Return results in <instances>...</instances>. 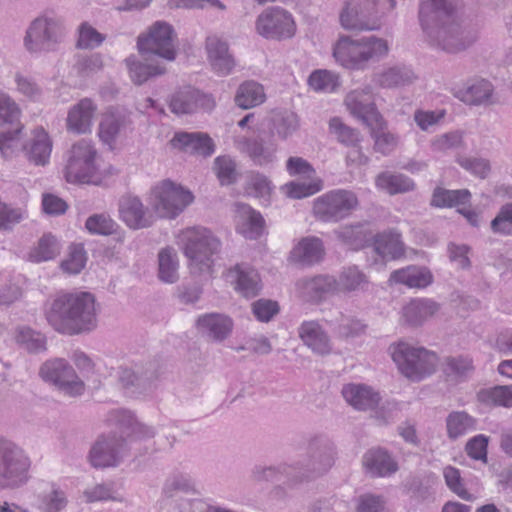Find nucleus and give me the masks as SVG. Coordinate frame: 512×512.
I'll return each instance as SVG.
<instances>
[{
  "label": "nucleus",
  "mask_w": 512,
  "mask_h": 512,
  "mask_svg": "<svg viewBox=\"0 0 512 512\" xmlns=\"http://www.w3.org/2000/svg\"><path fill=\"white\" fill-rule=\"evenodd\" d=\"M493 85L485 79L474 80L465 89L460 90L457 97L468 105H488L492 103Z\"/></svg>",
  "instance_id": "41"
},
{
  "label": "nucleus",
  "mask_w": 512,
  "mask_h": 512,
  "mask_svg": "<svg viewBox=\"0 0 512 512\" xmlns=\"http://www.w3.org/2000/svg\"><path fill=\"white\" fill-rule=\"evenodd\" d=\"M282 191L290 198L301 199L314 195L321 190L320 181L300 182L291 181L282 186Z\"/></svg>",
  "instance_id": "62"
},
{
  "label": "nucleus",
  "mask_w": 512,
  "mask_h": 512,
  "mask_svg": "<svg viewBox=\"0 0 512 512\" xmlns=\"http://www.w3.org/2000/svg\"><path fill=\"white\" fill-rule=\"evenodd\" d=\"M341 394L346 403L358 411L373 410L381 401L380 393L365 383H347Z\"/></svg>",
  "instance_id": "24"
},
{
  "label": "nucleus",
  "mask_w": 512,
  "mask_h": 512,
  "mask_svg": "<svg viewBox=\"0 0 512 512\" xmlns=\"http://www.w3.org/2000/svg\"><path fill=\"white\" fill-rule=\"evenodd\" d=\"M61 251L59 240L51 233L44 234L29 250L27 259L33 263L53 260Z\"/></svg>",
  "instance_id": "43"
},
{
  "label": "nucleus",
  "mask_w": 512,
  "mask_h": 512,
  "mask_svg": "<svg viewBox=\"0 0 512 512\" xmlns=\"http://www.w3.org/2000/svg\"><path fill=\"white\" fill-rule=\"evenodd\" d=\"M86 253L81 244H74L69 247L67 257L61 262V268L69 274H78L85 267Z\"/></svg>",
  "instance_id": "60"
},
{
  "label": "nucleus",
  "mask_w": 512,
  "mask_h": 512,
  "mask_svg": "<svg viewBox=\"0 0 512 512\" xmlns=\"http://www.w3.org/2000/svg\"><path fill=\"white\" fill-rule=\"evenodd\" d=\"M362 45V59L364 67L370 60H378L385 57L389 52V44L387 40L375 36H367L360 38Z\"/></svg>",
  "instance_id": "53"
},
{
  "label": "nucleus",
  "mask_w": 512,
  "mask_h": 512,
  "mask_svg": "<svg viewBox=\"0 0 512 512\" xmlns=\"http://www.w3.org/2000/svg\"><path fill=\"white\" fill-rule=\"evenodd\" d=\"M28 161L37 166H45L50 161L53 143L48 132L37 127L31 132L30 139L22 146Z\"/></svg>",
  "instance_id": "26"
},
{
  "label": "nucleus",
  "mask_w": 512,
  "mask_h": 512,
  "mask_svg": "<svg viewBox=\"0 0 512 512\" xmlns=\"http://www.w3.org/2000/svg\"><path fill=\"white\" fill-rule=\"evenodd\" d=\"M126 130L124 117L108 110L99 123L98 136L105 145L113 149L117 141L126 135Z\"/></svg>",
  "instance_id": "36"
},
{
  "label": "nucleus",
  "mask_w": 512,
  "mask_h": 512,
  "mask_svg": "<svg viewBox=\"0 0 512 512\" xmlns=\"http://www.w3.org/2000/svg\"><path fill=\"white\" fill-rule=\"evenodd\" d=\"M418 20L429 44L447 53L462 52L478 39L476 30L456 19L448 0H420Z\"/></svg>",
  "instance_id": "1"
},
{
  "label": "nucleus",
  "mask_w": 512,
  "mask_h": 512,
  "mask_svg": "<svg viewBox=\"0 0 512 512\" xmlns=\"http://www.w3.org/2000/svg\"><path fill=\"white\" fill-rule=\"evenodd\" d=\"M366 275L357 267H348L344 269L337 281V291H354L363 289L367 285Z\"/></svg>",
  "instance_id": "55"
},
{
  "label": "nucleus",
  "mask_w": 512,
  "mask_h": 512,
  "mask_svg": "<svg viewBox=\"0 0 512 512\" xmlns=\"http://www.w3.org/2000/svg\"><path fill=\"white\" fill-rule=\"evenodd\" d=\"M388 282L390 285L402 284L409 288L423 289L433 282V275L425 267L408 266L393 271Z\"/></svg>",
  "instance_id": "33"
},
{
  "label": "nucleus",
  "mask_w": 512,
  "mask_h": 512,
  "mask_svg": "<svg viewBox=\"0 0 512 512\" xmlns=\"http://www.w3.org/2000/svg\"><path fill=\"white\" fill-rule=\"evenodd\" d=\"M98 107L90 98H83L71 106L67 113L66 127L75 134L91 133Z\"/></svg>",
  "instance_id": "22"
},
{
  "label": "nucleus",
  "mask_w": 512,
  "mask_h": 512,
  "mask_svg": "<svg viewBox=\"0 0 512 512\" xmlns=\"http://www.w3.org/2000/svg\"><path fill=\"white\" fill-rule=\"evenodd\" d=\"M255 32L266 40L284 41L297 32L296 20L291 12L272 6L264 9L255 20Z\"/></svg>",
  "instance_id": "10"
},
{
  "label": "nucleus",
  "mask_w": 512,
  "mask_h": 512,
  "mask_svg": "<svg viewBox=\"0 0 512 512\" xmlns=\"http://www.w3.org/2000/svg\"><path fill=\"white\" fill-rule=\"evenodd\" d=\"M68 503L66 493L55 483H47L38 494V508L43 512H60Z\"/></svg>",
  "instance_id": "44"
},
{
  "label": "nucleus",
  "mask_w": 512,
  "mask_h": 512,
  "mask_svg": "<svg viewBox=\"0 0 512 512\" xmlns=\"http://www.w3.org/2000/svg\"><path fill=\"white\" fill-rule=\"evenodd\" d=\"M463 145V132L459 130L436 135L430 142V148L434 153H446Z\"/></svg>",
  "instance_id": "56"
},
{
  "label": "nucleus",
  "mask_w": 512,
  "mask_h": 512,
  "mask_svg": "<svg viewBox=\"0 0 512 512\" xmlns=\"http://www.w3.org/2000/svg\"><path fill=\"white\" fill-rule=\"evenodd\" d=\"M388 351L401 375L412 382L426 379L437 369L438 356L424 347L398 341L392 343Z\"/></svg>",
  "instance_id": "5"
},
{
  "label": "nucleus",
  "mask_w": 512,
  "mask_h": 512,
  "mask_svg": "<svg viewBox=\"0 0 512 512\" xmlns=\"http://www.w3.org/2000/svg\"><path fill=\"white\" fill-rule=\"evenodd\" d=\"M85 227L91 234L110 235L117 230L118 224L108 214L101 213L90 216Z\"/></svg>",
  "instance_id": "61"
},
{
  "label": "nucleus",
  "mask_w": 512,
  "mask_h": 512,
  "mask_svg": "<svg viewBox=\"0 0 512 512\" xmlns=\"http://www.w3.org/2000/svg\"><path fill=\"white\" fill-rule=\"evenodd\" d=\"M204 49L207 63L213 73L222 77L234 71L236 60L226 40L217 35H209L206 37Z\"/></svg>",
  "instance_id": "17"
},
{
  "label": "nucleus",
  "mask_w": 512,
  "mask_h": 512,
  "mask_svg": "<svg viewBox=\"0 0 512 512\" xmlns=\"http://www.w3.org/2000/svg\"><path fill=\"white\" fill-rule=\"evenodd\" d=\"M31 460L14 442L0 438V490L16 489L29 478Z\"/></svg>",
  "instance_id": "8"
},
{
  "label": "nucleus",
  "mask_w": 512,
  "mask_h": 512,
  "mask_svg": "<svg viewBox=\"0 0 512 512\" xmlns=\"http://www.w3.org/2000/svg\"><path fill=\"white\" fill-rule=\"evenodd\" d=\"M176 242L188 259L192 275L210 279L214 273L215 256L221 248L220 240L209 229L193 226L181 230Z\"/></svg>",
  "instance_id": "3"
},
{
  "label": "nucleus",
  "mask_w": 512,
  "mask_h": 512,
  "mask_svg": "<svg viewBox=\"0 0 512 512\" xmlns=\"http://www.w3.org/2000/svg\"><path fill=\"white\" fill-rule=\"evenodd\" d=\"M170 144L175 149L204 157L214 153L212 139L200 132H177L170 140Z\"/></svg>",
  "instance_id": "28"
},
{
  "label": "nucleus",
  "mask_w": 512,
  "mask_h": 512,
  "mask_svg": "<svg viewBox=\"0 0 512 512\" xmlns=\"http://www.w3.org/2000/svg\"><path fill=\"white\" fill-rule=\"evenodd\" d=\"M119 218L131 229L138 230L150 227L154 223V215L136 196H123L119 201Z\"/></svg>",
  "instance_id": "21"
},
{
  "label": "nucleus",
  "mask_w": 512,
  "mask_h": 512,
  "mask_svg": "<svg viewBox=\"0 0 512 512\" xmlns=\"http://www.w3.org/2000/svg\"><path fill=\"white\" fill-rule=\"evenodd\" d=\"M375 186L390 195H396L413 191L415 182L404 174L385 171L377 175Z\"/></svg>",
  "instance_id": "42"
},
{
  "label": "nucleus",
  "mask_w": 512,
  "mask_h": 512,
  "mask_svg": "<svg viewBox=\"0 0 512 512\" xmlns=\"http://www.w3.org/2000/svg\"><path fill=\"white\" fill-rule=\"evenodd\" d=\"M349 113L362 121L368 127H380L383 124V117L377 110L374 103L373 90L370 85L356 88L350 91L344 100Z\"/></svg>",
  "instance_id": "15"
},
{
  "label": "nucleus",
  "mask_w": 512,
  "mask_h": 512,
  "mask_svg": "<svg viewBox=\"0 0 512 512\" xmlns=\"http://www.w3.org/2000/svg\"><path fill=\"white\" fill-rule=\"evenodd\" d=\"M169 106L173 113L181 115L193 113L200 108L207 111L212 110L215 101L211 95L187 86L171 96Z\"/></svg>",
  "instance_id": "19"
},
{
  "label": "nucleus",
  "mask_w": 512,
  "mask_h": 512,
  "mask_svg": "<svg viewBox=\"0 0 512 512\" xmlns=\"http://www.w3.org/2000/svg\"><path fill=\"white\" fill-rule=\"evenodd\" d=\"M234 221L236 232L246 239L256 240L265 232L264 218L247 204H235Z\"/></svg>",
  "instance_id": "23"
},
{
  "label": "nucleus",
  "mask_w": 512,
  "mask_h": 512,
  "mask_svg": "<svg viewBox=\"0 0 512 512\" xmlns=\"http://www.w3.org/2000/svg\"><path fill=\"white\" fill-rule=\"evenodd\" d=\"M15 338L18 344L30 352H40L45 349L44 336L29 327L22 326L17 328Z\"/></svg>",
  "instance_id": "57"
},
{
  "label": "nucleus",
  "mask_w": 512,
  "mask_h": 512,
  "mask_svg": "<svg viewBox=\"0 0 512 512\" xmlns=\"http://www.w3.org/2000/svg\"><path fill=\"white\" fill-rule=\"evenodd\" d=\"M363 465L368 473L376 477H386L398 470L397 462L383 449H371L363 457Z\"/></svg>",
  "instance_id": "37"
},
{
  "label": "nucleus",
  "mask_w": 512,
  "mask_h": 512,
  "mask_svg": "<svg viewBox=\"0 0 512 512\" xmlns=\"http://www.w3.org/2000/svg\"><path fill=\"white\" fill-rule=\"evenodd\" d=\"M300 295L307 301H318L325 295L337 291V280L332 276H316L297 282Z\"/></svg>",
  "instance_id": "34"
},
{
  "label": "nucleus",
  "mask_w": 512,
  "mask_h": 512,
  "mask_svg": "<svg viewBox=\"0 0 512 512\" xmlns=\"http://www.w3.org/2000/svg\"><path fill=\"white\" fill-rule=\"evenodd\" d=\"M340 84L339 75L327 69L314 70L308 77V86L315 92L333 93Z\"/></svg>",
  "instance_id": "49"
},
{
  "label": "nucleus",
  "mask_w": 512,
  "mask_h": 512,
  "mask_svg": "<svg viewBox=\"0 0 512 512\" xmlns=\"http://www.w3.org/2000/svg\"><path fill=\"white\" fill-rule=\"evenodd\" d=\"M335 447L326 438L315 437L308 445L309 459L306 464H293L297 468V474L304 478L302 482L308 481L326 473L335 462Z\"/></svg>",
  "instance_id": "12"
},
{
  "label": "nucleus",
  "mask_w": 512,
  "mask_h": 512,
  "mask_svg": "<svg viewBox=\"0 0 512 512\" xmlns=\"http://www.w3.org/2000/svg\"><path fill=\"white\" fill-rule=\"evenodd\" d=\"M299 336L303 343L315 353L323 355L331 351L330 338L316 321L303 322L299 327Z\"/></svg>",
  "instance_id": "35"
},
{
  "label": "nucleus",
  "mask_w": 512,
  "mask_h": 512,
  "mask_svg": "<svg viewBox=\"0 0 512 512\" xmlns=\"http://www.w3.org/2000/svg\"><path fill=\"white\" fill-rule=\"evenodd\" d=\"M97 305L89 292L62 293L46 310V319L58 332L68 335L91 331L97 325Z\"/></svg>",
  "instance_id": "2"
},
{
  "label": "nucleus",
  "mask_w": 512,
  "mask_h": 512,
  "mask_svg": "<svg viewBox=\"0 0 512 512\" xmlns=\"http://www.w3.org/2000/svg\"><path fill=\"white\" fill-rule=\"evenodd\" d=\"M194 201L193 193L170 179L155 183L149 192L148 203L159 218L174 219Z\"/></svg>",
  "instance_id": "6"
},
{
  "label": "nucleus",
  "mask_w": 512,
  "mask_h": 512,
  "mask_svg": "<svg viewBox=\"0 0 512 512\" xmlns=\"http://www.w3.org/2000/svg\"><path fill=\"white\" fill-rule=\"evenodd\" d=\"M40 376L44 381L53 383L69 396H79L85 390L84 382L64 359L45 362L40 368Z\"/></svg>",
  "instance_id": "13"
},
{
  "label": "nucleus",
  "mask_w": 512,
  "mask_h": 512,
  "mask_svg": "<svg viewBox=\"0 0 512 512\" xmlns=\"http://www.w3.org/2000/svg\"><path fill=\"white\" fill-rule=\"evenodd\" d=\"M477 421L465 411H453L446 418L447 436L456 440L476 430Z\"/></svg>",
  "instance_id": "45"
},
{
  "label": "nucleus",
  "mask_w": 512,
  "mask_h": 512,
  "mask_svg": "<svg viewBox=\"0 0 512 512\" xmlns=\"http://www.w3.org/2000/svg\"><path fill=\"white\" fill-rule=\"evenodd\" d=\"M197 328L199 332L208 337L210 341L222 342L232 332L233 321L224 314L210 313L198 318Z\"/></svg>",
  "instance_id": "29"
},
{
  "label": "nucleus",
  "mask_w": 512,
  "mask_h": 512,
  "mask_svg": "<svg viewBox=\"0 0 512 512\" xmlns=\"http://www.w3.org/2000/svg\"><path fill=\"white\" fill-rule=\"evenodd\" d=\"M179 260L174 248L165 247L158 253V275L165 283H174L178 280Z\"/></svg>",
  "instance_id": "48"
},
{
  "label": "nucleus",
  "mask_w": 512,
  "mask_h": 512,
  "mask_svg": "<svg viewBox=\"0 0 512 512\" xmlns=\"http://www.w3.org/2000/svg\"><path fill=\"white\" fill-rule=\"evenodd\" d=\"M107 421L110 425H114L119 429L120 436L127 442L128 449L129 444L151 439L156 434L153 427L139 422L128 410L114 409L110 411Z\"/></svg>",
  "instance_id": "16"
},
{
  "label": "nucleus",
  "mask_w": 512,
  "mask_h": 512,
  "mask_svg": "<svg viewBox=\"0 0 512 512\" xmlns=\"http://www.w3.org/2000/svg\"><path fill=\"white\" fill-rule=\"evenodd\" d=\"M439 311V305L432 299L415 298L406 303L401 310V319L411 325L419 326Z\"/></svg>",
  "instance_id": "31"
},
{
  "label": "nucleus",
  "mask_w": 512,
  "mask_h": 512,
  "mask_svg": "<svg viewBox=\"0 0 512 512\" xmlns=\"http://www.w3.org/2000/svg\"><path fill=\"white\" fill-rule=\"evenodd\" d=\"M443 476L448 488L463 500H472L473 497L464 487L463 479L459 469L446 466L443 469Z\"/></svg>",
  "instance_id": "63"
},
{
  "label": "nucleus",
  "mask_w": 512,
  "mask_h": 512,
  "mask_svg": "<svg viewBox=\"0 0 512 512\" xmlns=\"http://www.w3.org/2000/svg\"><path fill=\"white\" fill-rule=\"evenodd\" d=\"M329 132L346 146H354L359 142V133L345 125L339 117H333L329 120Z\"/></svg>",
  "instance_id": "59"
},
{
  "label": "nucleus",
  "mask_w": 512,
  "mask_h": 512,
  "mask_svg": "<svg viewBox=\"0 0 512 512\" xmlns=\"http://www.w3.org/2000/svg\"><path fill=\"white\" fill-rule=\"evenodd\" d=\"M357 195L346 189H335L322 194L313 202V213L323 222H339L357 208Z\"/></svg>",
  "instance_id": "11"
},
{
  "label": "nucleus",
  "mask_w": 512,
  "mask_h": 512,
  "mask_svg": "<svg viewBox=\"0 0 512 512\" xmlns=\"http://www.w3.org/2000/svg\"><path fill=\"white\" fill-rule=\"evenodd\" d=\"M385 121L383 120V124L380 127H376L374 125L371 128L372 138L374 139V149L375 151L383 154L389 155L391 154L399 143V136L385 129Z\"/></svg>",
  "instance_id": "52"
},
{
  "label": "nucleus",
  "mask_w": 512,
  "mask_h": 512,
  "mask_svg": "<svg viewBox=\"0 0 512 512\" xmlns=\"http://www.w3.org/2000/svg\"><path fill=\"white\" fill-rule=\"evenodd\" d=\"M235 147L246 154L255 165L266 167L277 161L278 146L274 141H265L262 138L237 136L234 139Z\"/></svg>",
  "instance_id": "18"
},
{
  "label": "nucleus",
  "mask_w": 512,
  "mask_h": 512,
  "mask_svg": "<svg viewBox=\"0 0 512 512\" xmlns=\"http://www.w3.org/2000/svg\"><path fill=\"white\" fill-rule=\"evenodd\" d=\"M175 38L171 24L156 21L138 36L137 48L142 56L155 55L166 61H174L177 55Z\"/></svg>",
  "instance_id": "9"
},
{
  "label": "nucleus",
  "mask_w": 512,
  "mask_h": 512,
  "mask_svg": "<svg viewBox=\"0 0 512 512\" xmlns=\"http://www.w3.org/2000/svg\"><path fill=\"white\" fill-rule=\"evenodd\" d=\"M373 249L377 256L381 259L382 266L386 261L397 259L404 253V247L400 234L396 231L377 234L374 239Z\"/></svg>",
  "instance_id": "38"
},
{
  "label": "nucleus",
  "mask_w": 512,
  "mask_h": 512,
  "mask_svg": "<svg viewBox=\"0 0 512 512\" xmlns=\"http://www.w3.org/2000/svg\"><path fill=\"white\" fill-rule=\"evenodd\" d=\"M20 117L18 104L8 93L0 90V126L16 124Z\"/></svg>",
  "instance_id": "58"
},
{
  "label": "nucleus",
  "mask_w": 512,
  "mask_h": 512,
  "mask_svg": "<svg viewBox=\"0 0 512 512\" xmlns=\"http://www.w3.org/2000/svg\"><path fill=\"white\" fill-rule=\"evenodd\" d=\"M333 57L336 62L346 69L360 70L364 68L362 45L360 38L340 37L333 47Z\"/></svg>",
  "instance_id": "27"
},
{
  "label": "nucleus",
  "mask_w": 512,
  "mask_h": 512,
  "mask_svg": "<svg viewBox=\"0 0 512 512\" xmlns=\"http://www.w3.org/2000/svg\"><path fill=\"white\" fill-rule=\"evenodd\" d=\"M293 464L281 463L275 466H255L251 471V480L255 483L283 481L288 485L302 483L304 474L298 475Z\"/></svg>",
  "instance_id": "25"
},
{
  "label": "nucleus",
  "mask_w": 512,
  "mask_h": 512,
  "mask_svg": "<svg viewBox=\"0 0 512 512\" xmlns=\"http://www.w3.org/2000/svg\"><path fill=\"white\" fill-rule=\"evenodd\" d=\"M368 14L365 0H348L339 15L340 24L346 30H372L375 27L368 23Z\"/></svg>",
  "instance_id": "30"
},
{
  "label": "nucleus",
  "mask_w": 512,
  "mask_h": 512,
  "mask_svg": "<svg viewBox=\"0 0 512 512\" xmlns=\"http://www.w3.org/2000/svg\"><path fill=\"white\" fill-rule=\"evenodd\" d=\"M67 31L64 21L51 12L37 15L27 25L23 48L33 57L55 52L63 43Z\"/></svg>",
  "instance_id": "4"
},
{
  "label": "nucleus",
  "mask_w": 512,
  "mask_h": 512,
  "mask_svg": "<svg viewBox=\"0 0 512 512\" xmlns=\"http://www.w3.org/2000/svg\"><path fill=\"white\" fill-rule=\"evenodd\" d=\"M128 455L127 442L116 433L102 435L92 446L89 454L91 464L97 468L118 466Z\"/></svg>",
  "instance_id": "14"
},
{
  "label": "nucleus",
  "mask_w": 512,
  "mask_h": 512,
  "mask_svg": "<svg viewBox=\"0 0 512 512\" xmlns=\"http://www.w3.org/2000/svg\"><path fill=\"white\" fill-rule=\"evenodd\" d=\"M478 400L486 405L512 407V385L494 386L481 389L477 394Z\"/></svg>",
  "instance_id": "50"
},
{
  "label": "nucleus",
  "mask_w": 512,
  "mask_h": 512,
  "mask_svg": "<svg viewBox=\"0 0 512 512\" xmlns=\"http://www.w3.org/2000/svg\"><path fill=\"white\" fill-rule=\"evenodd\" d=\"M494 233L512 235V203L501 207L498 215L491 222Z\"/></svg>",
  "instance_id": "64"
},
{
  "label": "nucleus",
  "mask_w": 512,
  "mask_h": 512,
  "mask_svg": "<svg viewBox=\"0 0 512 512\" xmlns=\"http://www.w3.org/2000/svg\"><path fill=\"white\" fill-rule=\"evenodd\" d=\"M471 193L467 189L448 190L437 187L432 195L431 205L438 208H452L457 209L470 202Z\"/></svg>",
  "instance_id": "46"
},
{
  "label": "nucleus",
  "mask_w": 512,
  "mask_h": 512,
  "mask_svg": "<svg viewBox=\"0 0 512 512\" xmlns=\"http://www.w3.org/2000/svg\"><path fill=\"white\" fill-rule=\"evenodd\" d=\"M323 254L322 241L316 237H306L292 249L290 258L300 265H312L319 262Z\"/></svg>",
  "instance_id": "39"
},
{
  "label": "nucleus",
  "mask_w": 512,
  "mask_h": 512,
  "mask_svg": "<svg viewBox=\"0 0 512 512\" xmlns=\"http://www.w3.org/2000/svg\"><path fill=\"white\" fill-rule=\"evenodd\" d=\"M416 78L414 72L405 66L388 68L375 75L374 82L384 88L404 86L412 83Z\"/></svg>",
  "instance_id": "47"
},
{
  "label": "nucleus",
  "mask_w": 512,
  "mask_h": 512,
  "mask_svg": "<svg viewBox=\"0 0 512 512\" xmlns=\"http://www.w3.org/2000/svg\"><path fill=\"white\" fill-rule=\"evenodd\" d=\"M224 278L236 292L246 298L255 297L261 290L258 272L248 264H236L224 274Z\"/></svg>",
  "instance_id": "20"
},
{
  "label": "nucleus",
  "mask_w": 512,
  "mask_h": 512,
  "mask_svg": "<svg viewBox=\"0 0 512 512\" xmlns=\"http://www.w3.org/2000/svg\"><path fill=\"white\" fill-rule=\"evenodd\" d=\"M106 37L89 22H82L77 28L76 46L80 49H94L99 47Z\"/></svg>",
  "instance_id": "54"
},
{
  "label": "nucleus",
  "mask_w": 512,
  "mask_h": 512,
  "mask_svg": "<svg viewBox=\"0 0 512 512\" xmlns=\"http://www.w3.org/2000/svg\"><path fill=\"white\" fill-rule=\"evenodd\" d=\"M235 104L242 109H251L266 101V92L262 84L254 80L244 81L235 94Z\"/></svg>",
  "instance_id": "40"
},
{
  "label": "nucleus",
  "mask_w": 512,
  "mask_h": 512,
  "mask_svg": "<svg viewBox=\"0 0 512 512\" xmlns=\"http://www.w3.org/2000/svg\"><path fill=\"white\" fill-rule=\"evenodd\" d=\"M99 169L98 152L91 140L80 139L72 144L64 172L68 182L98 184Z\"/></svg>",
  "instance_id": "7"
},
{
  "label": "nucleus",
  "mask_w": 512,
  "mask_h": 512,
  "mask_svg": "<svg viewBox=\"0 0 512 512\" xmlns=\"http://www.w3.org/2000/svg\"><path fill=\"white\" fill-rule=\"evenodd\" d=\"M272 126L277 137L286 140L298 131L300 120L296 113L284 111L274 116Z\"/></svg>",
  "instance_id": "51"
},
{
  "label": "nucleus",
  "mask_w": 512,
  "mask_h": 512,
  "mask_svg": "<svg viewBox=\"0 0 512 512\" xmlns=\"http://www.w3.org/2000/svg\"><path fill=\"white\" fill-rule=\"evenodd\" d=\"M152 55L143 56L145 62L131 55L125 59V64L129 73V77L134 84L141 85L149 78L162 75L166 72L165 65L160 61L150 59Z\"/></svg>",
  "instance_id": "32"
}]
</instances>
